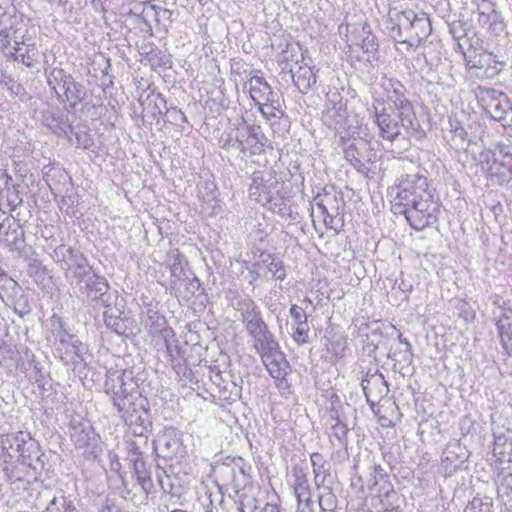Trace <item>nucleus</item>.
<instances>
[{"label": "nucleus", "mask_w": 512, "mask_h": 512, "mask_svg": "<svg viewBox=\"0 0 512 512\" xmlns=\"http://www.w3.org/2000/svg\"><path fill=\"white\" fill-rule=\"evenodd\" d=\"M380 87L383 96L373 101L379 137L389 142L424 137L425 131L414 104L407 97L405 86L396 79L383 77Z\"/></svg>", "instance_id": "f257e3e1"}, {"label": "nucleus", "mask_w": 512, "mask_h": 512, "mask_svg": "<svg viewBox=\"0 0 512 512\" xmlns=\"http://www.w3.org/2000/svg\"><path fill=\"white\" fill-rule=\"evenodd\" d=\"M391 206L393 213L403 215L414 230L421 231L438 222L440 204L434 199L427 178L419 173L400 176Z\"/></svg>", "instance_id": "f03ea898"}, {"label": "nucleus", "mask_w": 512, "mask_h": 512, "mask_svg": "<svg viewBox=\"0 0 512 512\" xmlns=\"http://www.w3.org/2000/svg\"><path fill=\"white\" fill-rule=\"evenodd\" d=\"M51 257L64 271L68 283L78 288L86 302L94 306L113 304L108 280L94 270L88 258L79 249L61 244L53 250Z\"/></svg>", "instance_id": "7ed1b4c3"}, {"label": "nucleus", "mask_w": 512, "mask_h": 512, "mask_svg": "<svg viewBox=\"0 0 512 512\" xmlns=\"http://www.w3.org/2000/svg\"><path fill=\"white\" fill-rule=\"evenodd\" d=\"M386 28L396 42L407 44L409 47L421 45L432 30L429 18L424 13L417 15L412 10L391 14Z\"/></svg>", "instance_id": "20e7f679"}, {"label": "nucleus", "mask_w": 512, "mask_h": 512, "mask_svg": "<svg viewBox=\"0 0 512 512\" xmlns=\"http://www.w3.org/2000/svg\"><path fill=\"white\" fill-rule=\"evenodd\" d=\"M480 165L492 182L512 192V144L500 142L482 152Z\"/></svg>", "instance_id": "39448f33"}, {"label": "nucleus", "mask_w": 512, "mask_h": 512, "mask_svg": "<svg viewBox=\"0 0 512 512\" xmlns=\"http://www.w3.org/2000/svg\"><path fill=\"white\" fill-rule=\"evenodd\" d=\"M137 388L132 370L110 369L107 371L104 391L118 412L126 409L125 407H130L136 401V397L141 395Z\"/></svg>", "instance_id": "423d86ee"}, {"label": "nucleus", "mask_w": 512, "mask_h": 512, "mask_svg": "<svg viewBox=\"0 0 512 512\" xmlns=\"http://www.w3.org/2000/svg\"><path fill=\"white\" fill-rule=\"evenodd\" d=\"M50 331L54 337L55 349L62 361L74 366L85 362L86 344L66 330L63 320L58 315H53L50 318Z\"/></svg>", "instance_id": "0eeeda50"}, {"label": "nucleus", "mask_w": 512, "mask_h": 512, "mask_svg": "<svg viewBox=\"0 0 512 512\" xmlns=\"http://www.w3.org/2000/svg\"><path fill=\"white\" fill-rule=\"evenodd\" d=\"M4 449H15L23 464L31 467L35 472L39 473L44 470L45 455L40 451L39 444L32 439L29 432L19 431L9 434L3 442Z\"/></svg>", "instance_id": "6e6552de"}, {"label": "nucleus", "mask_w": 512, "mask_h": 512, "mask_svg": "<svg viewBox=\"0 0 512 512\" xmlns=\"http://www.w3.org/2000/svg\"><path fill=\"white\" fill-rule=\"evenodd\" d=\"M313 202L320 209L325 226L339 233L344 226L342 211L345 204L341 193L333 188H324L314 197Z\"/></svg>", "instance_id": "1a4fd4ad"}, {"label": "nucleus", "mask_w": 512, "mask_h": 512, "mask_svg": "<svg viewBox=\"0 0 512 512\" xmlns=\"http://www.w3.org/2000/svg\"><path fill=\"white\" fill-rule=\"evenodd\" d=\"M70 436L75 447L83 450L88 460H94L101 453L99 437L89 421L72 420Z\"/></svg>", "instance_id": "9d476101"}, {"label": "nucleus", "mask_w": 512, "mask_h": 512, "mask_svg": "<svg viewBox=\"0 0 512 512\" xmlns=\"http://www.w3.org/2000/svg\"><path fill=\"white\" fill-rule=\"evenodd\" d=\"M153 450L158 457L181 460L187 454L181 432L174 427H165L153 441Z\"/></svg>", "instance_id": "9b49d317"}, {"label": "nucleus", "mask_w": 512, "mask_h": 512, "mask_svg": "<svg viewBox=\"0 0 512 512\" xmlns=\"http://www.w3.org/2000/svg\"><path fill=\"white\" fill-rule=\"evenodd\" d=\"M284 182L272 171H256L252 174L249 196L259 204L267 203L271 194L283 189Z\"/></svg>", "instance_id": "f8f14e48"}, {"label": "nucleus", "mask_w": 512, "mask_h": 512, "mask_svg": "<svg viewBox=\"0 0 512 512\" xmlns=\"http://www.w3.org/2000/svg\"><path fill=\"white\" fill-rule=\"evenodd\" d=\"M0 239L10 251L19 255L27 254L24 229L13 217L5 213H0Z\"/></svg>", "instance_id": "ddd939ff"}, {"label": "nucleus", "mask_w": 512, "mask_h": 512, "mask_svg": "<svg viewBox=\"0 0 512 512\" xmlns=\"http://www.w3.org/2000/svg\"><path fill=\"white\" fill-rule=\"evenodd\" d=\"M119 411L121 418L126 425L133 428L135 434L143 435L149 426H151L148 401L145 397L138 395L130 407Z\"/></svg>", "instance_id": "4468645a"}, {"label": "nucleus", "mask_w": 512, "mask_h": 512, "mask_svg": "<svg viewBox=\"0 0 512 512\" xmlns=\"http://www.w3.org/2000/svg\"><path fill=\"white\" fill-rule=\"evenodd\" d=\"M209 378L219 388L220 397L231 401L241 398L243 380L240 376L230 371H221L215 366L210 368Z\"/></svg>", "instance_id": "2eb2a0df"}, {"label": "nucleus", "mask_w": 512, "mask_h": 512, "mask_svg": "<svg viewBox=\"0 0 512 512\" xmlns=\"http://www.w3.org/2000/svg\"><path fill=\"white\" fill-rule=\"evenodd\" d=\"M267 142L268 139L260 126L248 125L245 128V133H241L239 152L244 157L260 155L264 153Z\"/></svg>", "instance_id": "dca6fc26"}, {"label": "nucleus", "mask_w": 512, "mask_h": 512, "mask_svg": "<svg viewBox=\"0 0 512 512\" xmlns=\"http://www.w3.org/2000/svg\"><path fill=\"white\" fill-rule=\"evenodd\" d=\"M368 149L369 143L364 139L348 140L345 142L344 157L358 172L366 173V163L369 162Z\"/></svg>", "instance_id": "f3484780"}, {"label": "nucleus", "mask_w": 512, "mask_h": 512, "mask_svg": "<svg viewBox=\"0 0 512 512\" xmlns=\"http://www.w3.org/2000/svg\"><path fill=\"white\" fill-rule=\"evenodd\" d=\"M260 358L269 375L275 381L285 383V378L289 375L291 367L280 347L260 356Z\"/></svg>", "instance_id": "a211bd4d"}, {"label": "nucleus", "mask_w": 512, "mask_h": 512, "mask_svg": "<svg viewBox=\"0 0 512 512\" xmlns=\"http://www.w3.org/2000/svg\"><path fill=\"white\" fill-rule=\"evenodd\" d=\"M247 333L252 338L253 348L259 356L267 354L268 352L280 347L278 341L275 339L266 323L258 328L248 331Z\"/></svg>", "instance_id": "6ab92c4d"}, {"label": "nucleus", "mask_w": 512, "mask_h": 512, "mask_svg": "<svg viewBox=\"0 0 512 512\" xmlns=\"http://www.w3.org/2000/svg\"><path fill=\"white\" fill-rule=\"evenodd\" d=\"M361 386L364 394L369 400L372 398H382L389 392L388 383L382 373L375 371L373 373L367 372L362 378Z\"/></svg>", "instance_id": "aec40b11"}, {"label": "nucleus", "mask_w": 512, "mask_h": 512, "mask_svg": "<svg viewBox=\"0 0 512 512\" xmlns=\"http://www.w3.org/2000/svg\"><path fill=\"white\" fill-rule=\"evenodd\" d=\"M7 283L10 290L9 294H7V304L20 317L29 314L31 312V305L22 287L12 279H7Z\"/></svg>", "instance_id": "412c9836"}, {"label": "nucleus", "mask_w": 512, "mask_h": 512, "mask_svg": "<svg viewBox=\"0 0 512 512\" xmlns=\"http://www.w3.org/2000/svg\"><path fill=\"white\" fill-rule=\"evenodd\" d=\"M165 265L170 270L169 287L174 285V283L183 280L184 277L188 274V270L186 269L188 262L186 261L184 255L176 248L170 249L167 252Z\"/></svg>", "instance_id": "4be33fe9"}, {"label": "nucleus", "mask_w": 512, "mask_h": 512, "mask_svg": "<svg viewBox=\"0 0 512 512\" xmlns=\"http://www.w3.org/2000/svg\"><path fill=\"white\" fill-rule=\"evenodd\" d=\"M247 84L250 97L256 106L277 95L268 82L257 73L250 76Z\"/></svg>", "instance_id": "5701e85b"}, {"label": "nucleus", "mask_w": 512, "mask_h": 512, "mask_svg": "<svg viewBox=\"0 0 512 512\" xmlns=\"http://www.w3.org/2000/svg\"><path fill=\"white\" fill-rule=\"evenodd\" d=\"M347 119L346 106L339 101L338 103H326L325 110L322 113V122L328 128L335 131L340 130Z\"/></svg>", "instance_id": "b1692460"}, {"label": "nucleus", "mask_w": 512, "mask_h": 512, "mask_svg": "<svg viewBox=\"0 0 512 512\" xmlns=\"http://www.w3.org/2000/svg\"><path fill=\"white\" fill-rule=\"evenodd\" d=\"M468 458L467 451L459 443H452L447 445L443 452L442 463L449 473L463 468L464 463Z\"/></svg>", "instance_id": "393cba45"}, {"label": "nucleus", "mask_w": 512, "mask_h": 512, "mask_svg": "<svg viewBox=\"0 0 512 512\" xmlns=\"http://www.w3.org/2000/svg\"><path fill=\"white\" fill-rule=\"evenodd\" d=\"M493 456L500 465L507 463L512 467V430L495 436Z\"/></svg>", "instance_id": "a878e982"}, {"label": "nucleus", "mask_w": 512, "mask_h": 512, "mask_svg": "<svg viewBox=\"0 0 512 512\" xmlns=\"http://www.w3.org/2000/svg\"><path fill=\"white\" fill-rule=\"evenodd\" d=\"M43 123L57 136L67 138L71 141L73 128L66 114L48 112L43 116Z\"/></svg>", "instance_id": "bb28decb"}, {"label": "nucleus", "mask_w": 512, "mask_h": 512, "mask_svg": "<svg viewBox=\"0 0 512 512\" xmlns=\"http://www.w3.org/2000/svg\"><path fill=\"white\" fill-rule=\"evenodd\" d=\"M254 269L257 273L263 271L265 276L277 280H284L286 277L282 261L275 259L270 254H262L261 261L254 264Z\"/></svg>", "instance_id": "cd10ccee"}, {"label": "nucleus", "mask_w": 512, "mask_h": 512, "mask_svg": "<svg viewBox=\"0 0 512 512\" xmlns=\"http://www.w3.org/2000/svg\"><path fill=\"white\" fill-rule=\"evenodd\" d=\"M149 92L146 95V98L143 99L140 96L141 105L144 107V110H147L148 113H151L152 117L156 120H159L163 117L168 103L164 99L161 93L155 91V89L148 88Z\"/></svg>", "instance_id": "c85d7f7f"}, {"label": "nucleus", "mask_w": 512, "mask_h": 512, "mask_svg": "<svg viewBox=\"0 0 512 512\" xmlns=\"http://www.w3.org/2000/svg\"><path fill=\"white\" fill-rule=\"evenodd\" d=\"M240 311L242 322L245 325L247 332L265 324V321L262 319L261 312L253 300H243L241 302Z\"/></svg>", "instance_id": "c756f323"}, {"label": "nucleus", "mask_w": 512, "mask_h": 512, "mask_svg": "<svg viewBox=\"0 0 512 512\" xmlns=\"http://www.w3.org/2000/svg\"><path fill=\"white\" fill-rule=\"evenodd\" d=\"M282 190L277 189L275 194L269 196L267 203H262L261 205L281 217L294 219L290 200L283 195Z\"/></svg>", "instance_id": "7c9ffc66"}, {"label": "nucleus", "mask_w": 512, "mask_h": 512, "mask_svg": "<svg viewBox=\"0 0 512 512\" xmlns=\"http://www.w3.org/2000/svg\"><path fill=\"white\" fill-rule=\"evenodd\" d=\"M47 84L55 93L58 99L62 98L64 89L68 85V80L72 79V75L68 74L62 68L45 69Z\"/></svg>", "instance_id": "2f4dec72"}, {"label": "nucleus", "mask_w": 512, "mask_h": 512, "mask_svg": "<svg viewBox=\"0 0 512 512\" xmlns=\"http://www.w3.org/2000/svg\"><path fill=\"white\" fill-rule=\"evenodd\" d=\"M200 288V280L196 277H189L187 274L183 280L174 283L169 287L170 294L177 298L190 299Z\"/></svg>", "instance_id": "473e14b6"}, {"label": "nucleus", "mask_w": 512, "mask_h": 512, "mask_svg": "<svg viewBox=\"0 0 512 512\" xmlns=\"http://www.w3.org/2000/svg\"><path fill=\"white\" fill-rule=\"evenodd\" d=\"M9 54L14 61L20 62L28 68H33L39 63V51L34 46H13Z\"/></svg>", "instance_id": "72a5a7b5"}, {"label": "nucleus", "mask_w": 512, "mask_h": 512, "mask_svg": "<svg viewBox=\"0 0 512 512\" xmlns=\"http://www.w3.org/2000/svg\"><path fill=\"white\" fill-rule=\"evenodd\" d=\"M86 94L85 87L81 83L76 82L72 77L71 80H68V85L64 89L62 98L59 100L68 103L69 108L74 109L78 103L85 99Z\"/></svg>", "instance_id": "f704fd0d"}, {"label": "nucleus", "mask_w": 512, "mask_h": 512, "mask_svg": "<svg viewBox=\"0 0 512 512\" xmlns=\"http://www.w3.org/2000/svg\"><path fill=\"white\" fill-rule=\"evenodd\" d=\"M293 478L292 487L297 500L311 497L307 475L304 469L299 465H294L291 469Z\"/></svg>", "instance_id": "c9c22d12"}, {"label": "nucleus", "mask_w": 512, "mask_h": 512, "mask_svg": "<svg viewBox=\"0 0 512 512\" xmlns=\"http://www.w3.org/2000/svg\"><path fill=\"white\" fill-rule=\"evenodd\" d=\"M291 73L293 83L301 93H306L316 83V77L308 66H299L295 71L291 69Z\"/></svg>", "instance_id": "e433bc0d"}, {"label": "nucleus", "mask_w": 512, "mask_h": 512, "mask_svg": "<svg viewBox=\"0 0 512 512\" xmlns=\"http://www.w3.org/2000/svg\"><path fill=\"white\" fill-rule=\"evenodd\" d=\"M379 496L380 509L377 512H401L399 505L395 504L397 493L389 482L384 481Z\"/></svg>", "instance_id": "4c0bfd02"}, {"label": "nucleus", "mask_w": 512, "mask_h": 512, "mask_svg": "<svg viewBox=\"0 0 512 512\" xmlns=\"http://www.w3.org/2000/svg\"><path fill=\"white\" fill-rule=\"evenodd\" d=\"M493 304L496 306L493 310V319L497 329L512 323V308L509 302H506L499 296H495Z\"/></svg>", "instance_id": "58836bf2"}, {"label": "nucleus", "mask_w": 512, "mask_h": 512, "mask_svg": "<svg viewBox=\"0 0 512 512\" xmlns=\"http://www.w3.org/2000/svg\"><path fill=\"white\" fill-rule=\"evenodd\" d=\"M16 30L12 26L7 27L4 25V17L0 18V51L9 57V51L13 50L11 42H14V46L24 44L18 40Z\"/></svg>", "instance_id": "ea45409f"}, {"label": "nucleus", "mask_w": 512, "mask_h": 512, "mask_svg": "<svg viewBox=\"0 0 512 512\" xmlns=\"http://www.w3.org/2000/svg\"><path fill=\"white\" fill-rule=\"evenodd\" d=\"M0 213L13 212L21 203L22 198L19 191L13 185L12 187L6 186L0 194Z\"/></svg>", "instance_id": "a19ab883"}, {"label": "nucleus", "mask_w": 512, "mask_h": 512, "mask_svg": "<svg viewBox=\"0 0 512 512\" xmlns=\"http://www.w3.org/2000/svg\"><path fill=\"white\" fill-rule=\"evenodd\" d=\"M311 465L314 473V481L317 487L324 485L326 477L329 475V468L323 455L313 453L310 456Z\"/></svg>", "instance_id": "79ce46f5"}, {"label": "nucleus", "mask_w": 512, "mask_h": 512, "mask_svg": "<svg viewBox=\"0 0 512 512\" xmlns=\"http://www.w3.org/2000/svg\"><path fill=\"white\" fill-rule=\"evenodd\" d=\"M131 466L141 489L143 492L148 494L153 487V483L151 479V473L146 468L144 460H135V463L131 464Z\"/></svg>", "instance_id": "37998d69"}, {"label": "nucleus", "mask_w": 512, "mask_h": 512, "mask_svg": "<svg viewBox=\"0 0 512 512\" xmlns=\"http://www.w3.org/2000/svg\"><path fill=\"white\" fill-rule=\"evenodd\" d=\"M102 307L105 308L103 313L105 325L117 334H122L124 332V322L120 317L121 311L112 305Z\"/></svg>", "instance_id": "c03bdc74"}, {"label": "nucleus", "mask_w": 512, "mask_h": 512, "mask_svg": "<svg viewBox=\"0 0 512 512\" xmlns=\"http://www.w3.org/2000/svg\"><path fill=\"white\" fill-rule=\"evenodd\" d=\"M257 106H258L261 114L267 120H270L273 118L280 119L284 115L283 110H281V108H280V102H279V98L277 95L275 97L270 98L269 100L263 102V104H259Z\"/></svg>", "instance_id": "a18cd8bd"}, {"label": "nucleus", "mask_w": 512, "mask_h": 512, "mask_svg": "<svg viewBox=\"0 0 512 512\" xmlns=\"http://www.w3.org/2000/svg\"><path fill=\"white\" fill-rule=\"evenodd\" d=\"M318 503L321 512H335L337 508V498L331 488L324 487L318 497Z\"/></svg>", "instance_id": "49530a36"}, {"label": "nucleus", "mask_w": 512, "mask_h": 512, "mask_svg": "<svg viewBox=\"0 0 512 512\" xmlns=\"http://www.w3.org/2000/svg\"><path fill=\"white\" fill-rule=\"evenodd\" d=\"M454 308L457 315L462 318L466 323H472L475 319L476 312L469 302L463 299H456Z\"/></svg>", "instance_id": "de8ad7c7"}, {"label": "nucleus", "mask_w": 512, "mask_h": 512, "mask_svg": "<svg viewBox=\"0 0 512 512\" xmlns=\"http://www.w3.org/2000/svg\"><path fill=\"white\" fill-rule=\"evenodd\" d=\"M43 512H79L66 498L61 495L54 497Z\"/></svg>", "instance_id": "09e8293b"}, {"label": "nucleus", "mask_w": 512, "mask_h": 512, "mask_svg": "<svg viewBox=\"0 0 512 512\" xmlns=\"http://www.w3.org/2000/svg\"><path fill=\"white\" fill-rule=\"evenodd\" d=\"M162 119L172 125L183 127L187 122L185 114L177 107L170 105L167 107Z\"/></svg>", "instance_id": "8fccbe9b"}, {"label": "nucleus", "mask_w": 512, "mask_h": 512, "mask_svg": "<svg viewBox=\"0 0 512 512\" xmlns=\"http://www.w3.org/2000/svg\"><path fill=\"white\" fill-rule=\"evenodd\" d=\"M219 143L223 149H236L239 151L241 145V133L238 129H231V131L223 133L219 139Z\"/></svg>", "instance_id": "3c124183"}, {"label": "nucleus", "mask_w": 512, "mask_h": 512, "mask_svg": "<svg viewBox=\"0 0 512 512\" xmlns=\"http://www.w3.org/2000/svg\"><path fill=\"white\" fill-rule=\"evenodd\" d=\"M501 473L507 471L506 475L499 474L498 494L509 496L512 493V467H500Z\"/></svg>", "instance_id": "603ef678"}, {"label": "nucleus", "mask_w": 512, "mask_h": 512, "mask_svg": "<svg viewBox=\"0 0 512 512\" xmlns=\"http://www.w3.org/2000/svg\"><path fill=\"white\" fill-rule=\"evenodd\" d=\"M346 338L343 336L333 337L327 344V350L335 357L342 358L346 350Z\"/></svg>", "instance_id": "864d4df0"}, {"label": "nucleus", "mask_w": 512, "mask_h": 512, "mask_svg": "<svg viewBox=\"0 0 512 512\" xmlns=\"http://www.w3.org/2000/svg\"><path fill=\"white\" fill-rule=\"evenodd\" d=\"M325 417L327 426L337 425V423L345 421L342 406L340 404L335 405V402L331 403V407L327 410Z\"/></svg>", "instance_id": "5fc2aeb1"}, {"label": "nucleus", "mask_w": 512, "mask_h": 512, "mask_svg": "<svg viewBox=\"0 0 512 512\" xmlns=\"http://www.w3.org/2000/svg\"><path fill=\"white\" fill-rule=\"evenodd\" d=\"M25 357L29 361L30 366L33 368V371L30 373V376L35 380L38 386H43L44 375L39 367V363L35 361L34 354L26 349Z\"/></svg>", "instance_id": "6e6d98bb"}, {"label": "nucleus", "mask_w": 512, "mask_h": 512, "mask_svg": "<svg viewBox=\"0 0 512 512\" xmlns=\"http://www.w3.org/2000/svg\"><path fill=\"white\" fill-rule=\"evenodd\" d=\"M501 339L502 347L505 349L509 356H512V323L509 325L501 326L498 329Z\"/></svg>", "instance_id": "4d7b16f0"}, {"label": "nucleus", "mask_w": 512, "mask_h": 512, "mask_svg": "<svg viewBox=\"0 0 512 512\" xmlns=\"http://www.w3.org/2000/svg\"><path fill=\"white\" fill-rule=\"evenodd\" d=\"M363 34L366 36L363 37L361 42V49L368 54H375L378 51V42L377 38L372 35L369 31L366 32L365 28H363Z\"/></svg>", "instance_id": "13d9d810"}, {"label": "nucleus", "mask_w": 512, "mask_h": 512, "mask_svg": "<svg viewBox=\"0 0 512 512\" xmlns=\"http://www.w3.org/2000/svg\"><path fill=\"white\" fill-rule=\"evenodd\" d=\"M505 25L503 22V17L496 10H492V16L490 17L489 24L487 26V30L494 35H498L504 31Z\"/></svg>", "instance_id": "bf43d9fd"}, {"label": "nucleus", "mask_w": 512, "mask_h": 512, "mask_svg": "<svg viewBox=\"0 0 512 512\" xmlns=\"http://www.w3.org/2000/svg\"><path fill=\"white\" fill-rule=\"evenodd\" d=\"M332 431V436L335 437L340 445L347 444V435L349 432V428L345 421L337 423V425L328 426Z\"/></svg>", "instance_id": "052dcab7"}, {"label": "nucleus", "mask_w": 512, "mask_h": 512, "mask_svg": "<svg viewBox=\"0 0 512 512\" xmlns=\"http://www.w3.org/2000/svg\"><path fill=\"white\" fill-rule=\"evenodd\" d=\"M0 85H4L8 89H10L15 94L18 93L22 87L20 84H17L16 81L4 70L0 68Z\"/></svg>", "instance_id": "680f3d73"}, {"label": "nucleus", "mask_w": 512, "mask_h": 512, "mask_svg": "<svg viewBox=\"0 0 512 512\" xmlns=\"http://www.w3.org/2000/svg\"><path fill=\"white\" fill-rule=\"evenodd\" d=\"M371 470V479L367 483L369 489L376 486L379 483V481L384 480L386 476L384 469L380 465L372 466Z\"/></svg>", "instance_id": "e2e57ef3"}, {"label": "nucleus", "mask_w": 512, "mask_h": 512, "mask_svg": "<svg viewBox=\"0 0 512 512\" xmlns=\"http://www.w3.org/2000/svg\"><path fill=\"white\" fill-rule=\"evenodd\" d=\"M73 134L75 135V141L71 138V141H69L71 144L84 149H87L92 145V140L89 138L86 131H78Z\"/></svg>", "instance_id": "0e129e2a"}, {"label": "nucleus", "mask_w": 512, "mask_h": 512, "mask_svg": "<svg viewBox=\"0 0 512 512\" xmlns=\"http://www.w3.org/2000/svg\"><path fill=\"white\" fill-rule=\"evenodd\" d=\"M308 332H309V327H308L307 323H305V324L300 323V325H296V329L293 333L294 341L297 342L298 344L306 343L308 340Z\"/></svg>", "instance_id": "69168bd1"}, {"label": "nucleus", "mask_w": 512, "mask_h": 512, "mask_svg": "<svg viewBox=\"0 0 512 512\" xmlns=\"http://www.w3.org/2000/svg\"><path fill=\"white\" fill-rule=\"evenodd\" d=\"M290 316L293 318L295 325L307 323V314L305 310L295 304L290 308Z\"/></svg>", "instance_id": "338daca9"}, {"label": "nucleus", "mask_w": 512, "mask_h": 512, "mask_svg": "<svg viewBox=\"0 0 512 512\" xmlns=\"http://www.w3.org/2000/svg\"><path fill=\"white\" fill-rule=\"evenodd\" d=\"M297 512H315L311 497L297 500Z\"/></svg>", "instance_id": "774afa93"}]
</instances>
